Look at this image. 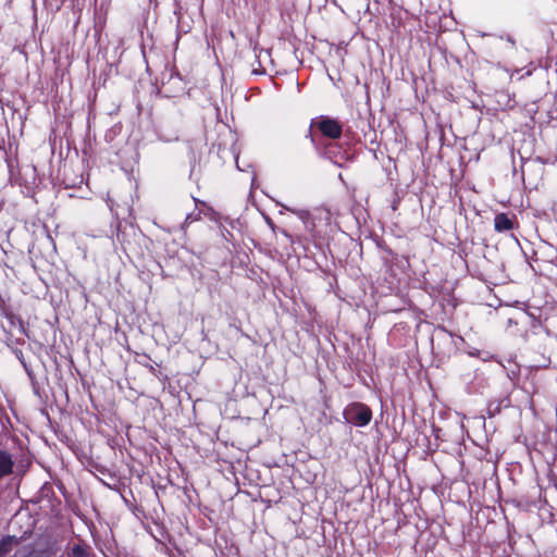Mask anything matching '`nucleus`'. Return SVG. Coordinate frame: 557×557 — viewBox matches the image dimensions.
Returning a JSON list of instances; mask_svg holds the SVG:
<instances>
[{
  "instance_id": "1",
  "label": "nucleus",
  "mask_w": 557,
  "mask_h": 557,
  "mask_svg": "<svg viewBox=\"0 0 557 557\" xmlns=\"http://www.w3.org/2000/svg\"><path fill=\"white\" fill-rule=\"evenodd\" d=\"M313 127H317L324 137H327L330 139H338L341 138L343 133L342 124L336 119L322 115L311 121L310 132L308 136L311 138L312 143L314 141L311 134V129Z\"/></svg>"
},
{
  "instance_id": "2",
  "label": "nucleus",
  "mask_w": 557,
  "mask_h": 557,
  "mask_svg": "<svg viewBox=\"0 0 557 557\" xmlns=\"http://www.w3.org/2000/svg\"><path fill=\"white\" fill-rule=\"evenodd\" d=\"M344 418L348 423L357 426H364L370 423L372 419V411L364 404L352 403L345 408Z\"/></svg>"
},
{
  "instance_id": "3",
  "label": "nucleus",
  "mask_w": 557,
  "mask_h": 557,
  "mask_svg": "<svg viewBox=\"0 0 557 557\" xmlns=\"http://www.w3.org/2000/svg\"><path fill=\"white\" fill-rule=\"evenodd\" d=\"M494 227L497 232L510 231L513 228V218L506 213H499L494 219Z\"/></svg>"
},
{
  "instance_id": "4",
  "label": "nucleus",
  "mask_w": 557,
  "mask_h": 557,
  "mask_svg": "<svg viewBox=\"0 0 557 557\" xmlns=\"http://www.w3.org/2000/svg\"><path fill=\"white\" fill-rule=\"evenodd\" d=\"M13 461L4 451H0V478L8 475L12 472Z\"/></svg>"
},
{
  "instance_id": "5",
  "label": "nucleus",
  "mask_w": 557,
  "mask_h": 557,
  "mask_svg": "<svg viewBox=\"0 0 557 557\" xmlns=\"http://www.w3.org/2000/svg\"><path fill=\"white\" fill-rule=\"evenodd\" d=\"M189 219H190V215H187L185 222L187 223Z\"/></svg>"
}]
</instances>
